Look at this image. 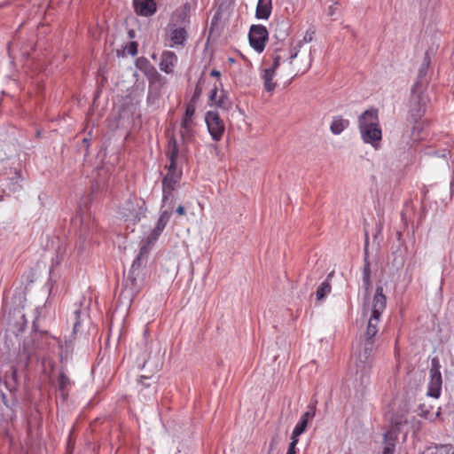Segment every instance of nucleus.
Masks as SVG:
<instances>
[{
    "mask_svg": "<svg viewBox=\"0 0 454 454\" xmlns=\"http://www.w3.org/2000/svg\"><path fill=\"white\" fill-rule=\"evenodd\" d=\"M349 125V121L344 119L340 115L333 116L331 125L330 130L334 135H340L344 129H346Z\"/></svg>",
    "mask_w": 454,
    "mask_h": 454,
    "instance_id": "obj_17",
    "label": "nucleus"
},
{
    "mask_svg": "<svg viewBox=\"0 0 454 454\" xmlns=\"http://www.w3.org/2000/svg\"><path fill=\"white\" fill-rule=\"evenodd\" d=\"M358 129L364 143L371 145L375 150L380 146L382 129L380 124L379 110L374 107L366 109L358 116Z\"/></svg>",
    "mask_w": 454,
    "mask_h": 454,
    "instance_id": "obj_2",
    "label": "nucleus"
},
{
    "mask_svg": "<svg viewBox=\"0 0 454 454\" xmlns=\"http://www.w3.org/2000/svg\"><path fill=\"white\" fill-rule=\"evenodd\" d=\"M147 380V378H146V377H145V376H141V377H140V380H139V383H140V384H142V385H143V386H145V387H149V385H148V384H146V382H144V380Z\"/></svg>",
    "mask_w": 454,
    "mask_h": 454,
    "instance_id": "obj_36",
    "label": "nucleus"
},
{
    "mask_svg": "<svg viewBox=\"0 0 454 454\" xmlns=\"http://www.w3.org/2000/svg\"><path fill=\"white\" fill-rule=\"evenodd\" d=\"M442 379L441 373H430V380L428 383L427 394L434 397L438 398L442 392Z\"/></svg>",
    "mask_w": 454,
    "mask_h": 454,
    "instance_id": "obj_13",
    "label": "nucleus"
},
{
    "mask_svg": "<svg viewBox=\"0 0 454 454\" xmlns=\"http://www.w3.org/2000/svg\"><path fill=\"white\" fill-rule=\"evenodd\" d=\"M210 74L214 77H220L221 73L219 71L214 69L211 71Z\"/></svg>",
    "mask_w": 454,
    "mask_h": 454,
    "instance_id": "obj_37",
    "label": "nucleus"
},
{
    "mask_svg": "<svg viewBox=\"0 0 454 454\" xmlns=\"http://www.w3.org/2000/svg\"><path fill=\"white\" fill-rule=\"evenodd\" d=\"M406 422V420H404ZM403 423L402 419H393L390 427L383 434V449L381 454H394L395 450V445L398 440V434L400 428L399 427Z\"/></svg>",
    "mask_w": 454,
    "mask_h": 454,
    "instance_id": "obj_5",
    "label": "nucleus"
},
{
    "mask_svg": "<svg viewBox=\"0 0 454 454\" xmlns=\"http://www.w3.org/2000/svg\"><path fill=\"white\" fill-rule=\"evenodd\" d=\"M307 426L308 424L305 420L300 419L292 432L291 438L299 439V436L306 431Z\"/></svg>",
    "mask_w": 454,
    "mask_h": 454,
    "instance_id": "obj_23",
    "label": "nucleus"
},
{
    "mask_svg": "<svg viewBox=\"0 0 454 454\" xmlns=\"http://www.w3.org/2000/svg\"><path fill=\"white\" fill-rule=\"evenodd\" d=\"M183 172L177 169L176 166H168V172L162 179V202L166 203L170 198L173 197V192L177 187Z\"/></svg>",
    "mask_w": 454,
    "mask_h": 454,
    "instance_id": "obj_4",
    "label": "nucleus"
},
{
    "mask_svg": "<svg viewBox=\"0 0 454 454\" xmlns=\"http://www.w3.org/2000/svg\"><path fill=\"white\" fill-rule=\"evenodd\" d=\"M195 110H196V104H194V102H189L187 105H186V107H185V113L184 114V116H186L188 118H193L194 114H195Z\"/></svg>",
    "mask_w": 454,
    "mask_h": 454,
    "instance_id": "obj_27",
    "label": "nucleus"
},
{
    "mask_svg": "<svg viewBox=\"0 0 454 454\" xmlns=\"http://www.w3.org/2000/svg\"><path fill=\"white\" fill-rule=\"evenodd\" d=\"M94 188H95V186H94V184H93V185L91 186V192H92V193L94 192Z\"/></svg>",
    "mask_w": 454,
    "mask_h": 454,
    "instance_id": "obj_38",
    "label": "nucleus"
},
{
    "mask_svg": "<svg viewBox=\"0 0 454 454\" xmlns=\"http://www.w3.org/2000/svg\"><path fill=\"white\" fill-rule=\"evenodd\" d=\"M181 124L183 126H186V127H188V126L193 127L194 126L193 118H191V117L188 118L186 116H184L182 119Z\"/></svg>",
    "mask_w": 454,
    "mask_h": 454,
    "instance_id": "obj_32",
    "label": "nucleus"
},
{
    "mask_svg": "<svg viewBox=\"0 0 454 454\" xmlns=\"http://www.w3.org/2000/svg\"><path fill=\"white\" fill-rule=\"evenodd\" d=\"M176 213L179 215H185L186 212L184 207L182 205H179L176 209Z\"/></svg>",
    "mask_w": 454,
    "mask_h": 454,
    "instance_id": "obj_34",
    "label": "nucleus"
},
{
    "mask_svg": "<svg viewBox=\"0 0 454 454\" xmlns=\"http://www.w3.org/2000/svg\"><path fill=\"white\" fill-rule=\"evenodd\" d=\"M71 386H72V382H71L69 377L65 372H59L58 379H57V387H58V390L60 392V395L64 401L68 396V393L71 388Z\"/></svg>",
    "mask_w": 454,
    "mask_h": 454,
    "instance_id": "obj_16",
    "label": "nucleus"
},
{
    "mask_svg": "<svg viewBox=\"0 0 454 454\" xmlns=\"http://www.w3.org/2000/svg\"><path fill=\"white\" fill-rule=\"evenodd\" d=\"M178 147L177 143L175 137H171L168 140V149H167V157L169 160V165L168 166H176V159L178 156Z\"/></svg>",
    "mask_w": 454,
    "mask_h": 454,
    "instance_id": "obj_19",
    "label": "nucleus"
},
{
    "mask_svg": "<svg viewBox=\"0 0 454 454\" xmlns=\"http://www.w3.org/2000/svg\"><path fill=\"white\" fill-rule=\"evenodd\" d=\"M80 314H81L80 310H75V311H74V315H75L76 322H75V323H74V332H75V331H76V329H77L78 325H80V321H79Z\"/></svg>",
    "mask_w": 454,
    "mask_h": 454,
    "instance_id": "obj_33",
    "label": "nucleus"
},
{
    "mask_svg": "<svg viewBox=\"0 0 454 454\" xmlns=\"http://www.w3.org/2000/svg\"><path fill=\"white\" fill-rule=\"evenodd\" d=\"M168 38L170 47L184 45L187 39V32L184 27H174L170 29Z\"/></svg>",
    "mask_w": 454,
    "mask_h": 454,
    "instance_id": "obj_14",
    "label": "nucleus"
},
{
    "mask_svg": "<svg viewBox=\"0 0 454 454\" xmlns=\"http://www.w3.org/2000/svg\"><path fill=\"white\" fill-rule=\"evenodd\" d=\"M272 12V0H258L255 17L259 20H268Z\"/></svg>",
    "mask_w": 454,
    "mask_h": 454,
    "instance_id": "obj_15",
    "label": "nucleus"
},
{
    "mask_svg": "<svg viewBox=\"0 0 454 454\" xmlns=\"http://www.w3.org/2000/svg\"><path fill=\"white\" fill-rule=\"evenodd\" d=\"M308 408L309 410L306 412H304L300 419L301 420H305L307 424L309 419H312L314 418L316 409L314 405H309Z\"/></svg>",
    "mask_w": 454,
    "mask_h": 454,
    "instance_id": "obj_26",
    "label": "nucleus"
},
{
    "mask_svg": "<svg viewBox=\"0 0 454 454\" xmlns=\"http://www.w3.org/2000/svg\"><path fill=\"white\" fill-rule=\"evenodd\" d=\"M136 67L141 70L150 80L160 79V74L156 68L144 57L138 58L136 61Z\"/></svg>",
    "mask_w": 454,
    "mask_h": 454,
    "instance_id": "obj_12",
    "label": "nucleus"
},
{
    "mask_svg": "<svg viewBox=\"0 0 454 454\" xmlns=\"http://www.w3.org/2000/svg\"><path fill=\"white\" fill-rule=\"evenodd\" d=\"M441 364L438 357H433L431 361V369L430 373H441L440 372Z\"/></svg>",
    "mask_w": 454,
    "mask_h": 454,
    "instance_id": "obj_28",
    "label": "nucleus"
},
{
    "mask_svg": "<svg viewBox=\"0 0 454 454\" xmlns=\"http://www.w3.org/2000/svg\"><path fill=\"white\" fill-rule=\"evenodd\" d=\"M135 12L141 16L150 17L157 11L154 0H133Z\"/></svg>",
    "mask_w": 454,
    "mask_h": 454,
    "instance_id": "obj_9",
    "label": "nucleus"
},
{
    "mask_svg": "<svg viewBox=\"0 0 454 454\" xmlns=\"http://www.w3.org/2000/svg\"><path fill=\"white\" fill-rule=\"evenodd\" d=\"M422 454H454V446L451 444L430 445L422 451Z\"/></svg>",
    "mask_w": 454,
    "mask_h": 454,
    "instance_id": "obj_18",
    "label": "nucleus"
},
{
    "mask_svg": "<svg viewBox=\"0 0 454 454\" xmlns=\"http://www.w3.org/2000/svg\"><path fill=\"white\" fill-rule=\"evenodd\" d=\"M297 56V52L294 51L290 47H285L281 45L277 47L270 57L272 59V63L269 67H265L262 70V79L263 80L264 90L268 92H271L276 88V82H274L273 79L276 75V70L279 67L281 62L286 60H289L290 64L293 63V59Z\"/></svg>",
    "mask_w": 454,
    "mask_h": 454,
    "instance_id": "obj_3",
    "label": "nucleus"
},
{
    "mask_svg": "<svg viewBox=\"0 0 454 454\" xmlns=\"http://www.w3.org/2000/svg\"><path fill=\"white\" fill-rule=\"evenodd\" d=\"M162 233L161 231H157L156 228H154L152 232L145 238V240H143V245L140 247L139 254L136 258V260L132 263V268L135 267V265L140 261V258L142 255L148 253L151 247L154 244V242L159 239L160 234Z\"/></svg>",
    "mask_w": 454,
    "mask_h": 454,
    "instance_id": "obj_11",
    "label": "nucleus"
},
{
    "mask_svg": "<svg viewBox=\"0 0 454 454\" xmlns=\"http://www.w3.org/2000/svg\"><path fill=\"white\" fill-rule=\"evenodd\" d=\"M218 89L216 85L214 86V88L211 90L208 100L210 102V105L215 106L217 100H218Z\"/></svg>",
    "mask_w": 454,
    "mask_h": 454,
    "instance_id": "obj_29",
    "label": "nucleus"
},
{
    "mask_svg": "<svg viewBox=\"0 0 454 454\" xmlns=\"http://www.w3.org/2000/svg\"><path fill=\"white\" fill-rule=\"evenodd\" d=\"M180 135L184 140H189L192 138L193 135V127L192 126H183L181 124L180 127Z\"/></svg>",
    "mask_w": 454,
    "mask_h": 454,
    "instance_id": "obj_25",
    "label": "nucleus"
},
{
    "mask_svg": "<svg viewBox=\"0 0 454 454\" xmlns=\"http://www.w3.org/2000/svg\"><path fill=\"white\" fill-rule=\"evenodd\" d=\"M362 279H363V286L364 287L365 291L368 292L372 286V280H371V264H370V262H369L367 256H365L364 259Z\"/></svg>",
    "mask_w": 454,
    "mask_h": 454,
    "instance_id": "obj_20",
    "label": "nucleus"
},
{
    "mask_svg": "<svg viewBox=\"0 0 454 454\" xmlns=\"http://www.w3.org/2000/svg\"><path fill=\"white\" fill-rule=\"evenodd\" d=\"M231 106V102L229 99L228 96L224 91L221 92V95L218 98V100L215 104V106L222 108V109H229Z\"/></svg>",
    "mask_w": 454,
    "mask_h": 454,
    "instance_id": "obj_24",
    "label": "nucleus"
},
{
    "mask_svg": "<svg viewBox=\"0 0 454 454\" xmlns=\"http://www.w3.org/2000/svg\"><path fill=\"white\" fill-rule=\"evenodd\" d=\"M427 98L425 95L418 90V85H414L410 99V114L417 121L426 113Z\"/></svg>",
    "mask_w": 454,
    "mask_h": 454,
    "instance_id": "obj_8",
    "label": "nucleus"
},
{
    "mask_svg": "<svg viewBox=\"0 0 454 454\" xmlns=\"http://www.w3.org/2000/svg\"><path fill=\"white\" fill-rule=\"evenodd\" d=\"M201 92H202L201 88L200 87L199 84H197L196 87H195V90H194V93H193L190 102H194V104H196L197 100L199 99V98L201 95Z\"/></svg>",
    "mask_w": 454,
    "mask_h": 454,
    "instance_id": "obj_31",
    "label": "nucleus"
},
{
    "mask_svg": "<svg viewBox=\"0 0 454 454\" xmlns=\"http://www.w3.org/2000/svg\"><path fill=\"white\" fill-rule=\"evenodd\" d=\"M387 298L383 294V288L378 286L376 288L375 294L372 299V305H364V314H370L368 319V325L364 333V342L363 349L358 353L357 361L364 364L370 365L373 360V354L375 351L374 336L377 334L379 330V323L380 316L386 309Z\"/></svg>",
    "mask_w": 454,
    "mask_h": 454,
    "instance_id": "obj_1",
    "label": "nucleus"
},
{
    "mask_svg": "<svg viewBox=\"0 0 454 454\" xmlns=\"http://www.w3.org/2000/svg\"><path fill=\"white\" fill-rule=\"evenodd\" d=\"M178 58L175 52L171 51H164L160 56V61L159 64L160 69L166 74H171L173 73Z\"/></svg>",
    "mask_w": 454,
    "mask_h": 454,
    "instance_id": "obj_10",
    "label": "nucleus"
},
{
    "mask_svg": "<svg viewBox=\"0 0 454 454\" xmlns=\"http://www.w3.org/2000/svg\"><path fill=\"white\" fill-rule=\"evenodd\" d=\"M129 52H130L132 55L137 54V44H136L135 43H131V46H130V49H129Z\"/></svg>",
    "mask_w": 454,
    "mask_h": 454,
    "instance_id": "obj_35",
    "label": "nucleus"
},
{
    "mask_svg": "<svg viewBox=\"0 0 454 454\" xmlns=\"http://www.w3.org/2000/svg\"><path fill=\"white\" fill-rule=\"evenodd\" d=\"M269 38L267 28L263 25H252L249 29L248 40L250 46L258 53H262Z\"/></svg>",
    "mask_w": 454,
    "mask_h": 454,
    "instance_id": "obj_6",
    "label": "nucleus"
},
{
    "mask_svg": "<svg viewBox=\"0 0 454 454\" xmlns=\"http://www.w3.org/2000/svg\"><path fill=\"white\" fill-rule=\"evenodd\" d=\"M207 130L215 142L222 139L225 131V125L219 114L215 111H208L205 116Z\"/></svg>",
    "mask_w": 454,
    "mask_h": 454,
    "instance_id": "obj_7",
    "label": "nucleus"
},
{
    "mask_svg": "<svg viewBox=\"0 0 454 454\" xmlns=\"http://www.w3.org/2000/svg\"><path fill=\"white\" fill-rule=\"evenodd\" d=\"M170 217H171V213L168 210H163L161 213H160V215L156 223V226L154 228L157 229V231H163V230L165 229L166 225L168 224V223L169 222L170 220Z\"/></svg>",
    "mask_w": 454,
    "mask_h": 454,
    "instance_id": "obj_22",
    "label": "nucleus"
},
{
    "mask_svg": "<svg viewBox=\"0 0 454 454\" xmlns=\"http://www.w3.org/2000/svg\"><path fill=\"white\" fill-rule=\"evenodd\" d=\"M333 275V272H331L327 276V279L325 280L324 282H322L320 284V286L317 287V292H316V296H317V301L323 300L325 296H327L331 293L332 286L329 282V278H332Z\"/></svg>",
    "mask_w": 454,
    "mask_h": 454,
    "instance_id": "obj_21",
    "label": "nucleus"
},
{
    "mask_svg": "<svg viewBox=\"0 0 454 454\" xmlns=\"http://www.w3.org/2000/svg\"><path fill=\"white\" fill-rule=\"evenodd\" d=\"M299 442V439L291 438L286 454H296V446Z\"/></svg>",
    "mask_w": 454,
    "mask_h": 454,
    "instance_id": "obj_30",
    "label": "nucleus"
}]
</instances>
